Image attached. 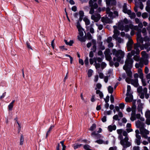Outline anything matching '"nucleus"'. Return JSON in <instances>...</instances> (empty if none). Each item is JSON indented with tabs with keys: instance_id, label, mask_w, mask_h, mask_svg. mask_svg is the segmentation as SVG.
Listing matches in <instances>:
<instances>
[{
	"instance_id": "nucleus-1",
	"label": "nucleus",
	"mask_w": 150,
	"mask_h": 150,
	"mask_svg": "<svg viewBox=\"0 0 150 150\" xmlns=\"http://www.w3.org/2000/svg\"><path fill=\"white\" fill-rule=\"evenodd\" d=\"M89 6L91 7L89 13L92 15L91 16V19L95 22H98L101 18L100 15L98 13L101 11V9L99 8L97 4L95 3H94L92 0H90L89 2Z\"/></svg>"
},
{
	"instance_id": "nucleus-2",
	"label": "nucleus",
	"mask_w": 150,
	"mask_h": 150,
	"mask_svg": "<svg viewBox=\"0 0 150 150\" xmlns=\"http://www.w3.org/2000/svg\"><path fill=\"white\" fill-rule=\"evenodd\" d=\"M112 52L113 54L115 55L117 57V61L120 62L121 59H123L124 57L125 53L121 50L117 51L115 49L112 50Z\"/></svg>"
},
{
	"instance_id": "nucleus-3",
	"label": "nucleus",
	"mask_w": 150,
	"mask_h": 150,
	"mask_svg": "<svg viewBox=\"0 0 150 150\" xmlns=\"http://www.w3.org/2000/svg\"><path fill=\"white\" fill-rule=\"evenodd\" d=\"M137 42L136 44H135L134 47H142V45H143L144 39L143 38H137ZM150 46V43L149 42H146L145 43L144 47H149Z\"/></svg>"
},
{
	"instance_id": "nucleus-4",
	"label": "nucleus",
	"mask_w": 150,
	"mask_h": 150,
	"mask_svg": "<svg viewBox=\"0 0 150 150\" xmlns=\"http://www.w3.org/2000/svg\"><path fill=\"white\" fill-rule=\"evenodd\" d=\"M134 61L133 59H126L125 62V64L123 68L132 69L133 66Z\"/></svg>"
},
{
	"instance_id": "nucleus-5",
	"label": "nucleus",
	"mask_w": 150,
	"mask_h": 150,
	"mask_svg": "<svg viewBox=\"0 0 150 150\" xmlns=\"http://www.w3.org/2000/svg\"><path fill=\"white\" fill-rule=\"evenodd\" d=\"M104 54L106 60L108 61H110L111 60L112 57L111 56V54H112L110 52L109 49H106L104 52Z\"/></svg>"
},
{
	"instance_id": "nucleus-6",
	"label": "nucleus",
	"mask_w": 150,
	"mask_h": 150,
	"mask_svg": "<svg viewBox=\"0 0 150 150\" xmlns=\"http://www.w3.org/2000/svg\"><path fill=\"white\" fill-rule=\"evenodd\" d=\"M77 28L78 29L79 32V35L80 36L82 37L83 35V31H84V30L81 27L79 23H77Z\"/></svg>"
},
{
	"instance_id": "nucleus-7",
	"label": "nucleus",
	"mask_w": 150,
	"mask_h": 150,
	"mask_svg": "<svg viewBox=\"0 0 150 150\" xmlns=\"http://www.w3.org/2000/svg\"><path fill=\"white\" fill-rule=\"evenodd\" d=\"M121 144L123 148L122 150H126V149L127 147H129L131 145L130 142H127L125 143H124L123 141H121Z\"/></svg>"
},
{
	"instance_id": "nucleus-8",
	"label": "nucleus",
	"mask_w": 150,
	"mask_h": 150,
	"mask_svg": "<svg viewBox=\"0 0 150 150\" xmlns=\"http://www.w3.org/2000/svg\"><path fill=\"white\" fill-rule=\"evenodd\" d=\"M107 6L115 5L116 2V0H105Z\"/></svg>"
},
{
	"instance_id": "nucleus-9",
	"label": "nucleus",
	"mask_w": 150,
	"mask_h": 150,
	"mask_svg": "<svg viewBox=\"0 0 150 150\" xmlns=\"http://www.w3.org/2000/svg\"><path fill=\"white\" fill-rule=\"evenodd\" d=\"M106 13L108 14V16L111 19L115 18V16L113 15V13L110 11V9L109 7H107L106 9Z\"/></svg>"
},
{
	"instance_id": "nucleus-10",
	"label": "nucleus",
	"mask_w": 150,
	"mask_h": 150,
	"mask_svg": "<svg viewBox=\"0 0 150 150\" xmlns=\"http://www.w3.org/2000/svg\"><path fill=\"white\" fill-rule=\"evenodd\" d=\"M112 38L111 37H109L106 40V42L108 44V47H113L114 45L113 43L111 42Z\"/></svg>"
},
{
	"instance_id": "nucleus-11",
	"label": "nucleus",
	"mask_w": 150,
	"mask_h": 150,
	"mask_svg": "<svg viewBox=\"0 0 150 150\" xmlns=\"http://www.w3.org/2000/svg\"><path fill=\"white\" fill-rule=\"evenodd\" d=\"M119 139L120 140V143L121 144V141H123L124 143L127 142H129L128 141L129 140V138L128 137H125L124 139H123L122 135V134H119Z\"/></svg>"
},
{
	"instance_id": "nucleus-12",
	"label": "nucleus",
	"mask_w": 150,
	"mask_h": 150,
	"mask_svg": "<svg viewBox=\"0 0 150 150\" xmlns=\"http://www.w3.org/2000/svg\"><path fill=\"white\" fill-rule=\"evenodd\" d=\"M123 69L125 71L127 76L129 77H132V73L131 71V69L123 68Z\"/></svg>"
},
{
	"instance_id": "nucleus-13",
	"label": "nucleus",
	"mask_w": 150,
	"mask_h": 150,
	"mask_svg": "<svg viewBox=\"0 0 150 150\" xmlns=\"http://www.w3.org/2000/svg\"><path fill=\"white\" fill-rule=\"evenodd\" d=\"M131 83L135 87H137L139 86L138 79H136L134 80L132 79L131 80Z\"/></svg>"
},
{
	"instance_id": "nucleus-14",
	"label": "nucleus",
	"mask_w": 150,
	"mask_h": 150,
	"mask_svg": "<svg viewBox=\"0 0 150 150\" xmlns=\"http://www.w3.org/2000/svg\"><path fill=\"white\" fill-rule=\"evenodd\" d=\"M101 21L103 23H110L111 20L107 17H103L101 18Z\"/></svg>"
},
{
	"instance_id": "nucleus-15",
	"label": "nucleus",
	"mask_w": 150,
	"mask_h": 150,
	"mask_svg": "<svg viewBox=\"0 0 150 150\" xmlns=\"http://www.w3.org/2000/svg\"><path fill=\"white\" fill-rule=\"evenodd\" d=\"M127 4L125 3L123 6V11L125 13H130V10H127Z\"/></svg>"
},
{
	"instance_id": "nucleus-16",
	"label": "nucleus",
	"mask_w": 150,
	"mask_h": 150,
	"mask_svg": "<svg viewBox=\"0 0 150 150\" xmlns=\"http://www.w3.org/2000/svg\"><path fill=\"white\" fill-rule=\"evenodd\" d=\"M137 125L140 128V130L141 132V130L142 129H143L144 128L145 125L144 123L143 122L139 121L137 124Z\"/></svg>"
},
{
	"instance_id": "nucleus-17",
	"label": "nucleus",
	"mask_w": 150,
	"mask_h": 150,
	"mask_svg": "<svg viewBox=\"0 0 150 150\" xmlns=\"http://www.w3.org/2000/svg\"><path fill=\"white\" fill-rule=\"evenodd\" d=\"M116 127L115 125L112 126L109 125L108 127V129L110 132H112V130H115L116 129Z\"/></svg>"
},
{
	"instance_id": "nucleus-18",
	"label": "nucleus",
	"mask_w": 150,
	"mask_h": 150,
	"mask_svg": "<svg viewBox=\"0 0 150 150\" xmlns=\"http://www.w3.org/2000/svg\"><path fill=\"white\" fill-rule=\"evenodd\" d=\"M117 41V46H120V44L123 43V40L121 38H118L117 39H116Z\"/></svg>"
},
{
	"instance_id": "nucleus-19",
	"label": "nucleus",
	"mask_w": 150,
	"mask_h": 150,
	"mask_svg": "<svg viewBox=\"0 0 150 150\" xmlns=\"http://www.w3.org/2000/svg\"><path fill=\"white\" fill-rule=\"evenodd\" d=\"M15 102V100H13L8 105V110L9 111H11L12 110L13 106V104Z\"/></svg>"
},
{
	"instance_id": "nucleus-20",
	"label": "nucleus",
	"mask_w": 150,
	"mask_h": 150,
	"mask_svg": "<svg viewBox=\"0 0 150 150\" xmlns=\"http://www.w3.org/2000/svg\"><path fill=\"white\" fill-rule=\"evenodd\" d=\"M134 42L132 40L129 39L127 43V47H132Z\"/></svg>"
},
{
	"instance_id": "nucleus-21",
	"label": "nucleus",
	"mask_w": 150,
	"mask_h": 150,
	"mask_svg": "<svg viewBox=\"0 0 150 150\" xmlns=\"http://www.w3.org/2000/svg\"><path fill=\"white\" fill-rule=\"evenodd\" d=\"M64 42L67 45L69 46H72V44L74 43V41L73 40H70L69 42H68L67 40H64Z\"/></svg>"
},
{
	"instance_id": "nucleus-22",
	"label": "nucleus",
	"mask_w": 150,
	"mask_h": 150,
	"mask_svg": "<svg viewBox=\"0 0 150 150\" xmlns=\"http://www.w3.org/2000/svg\"><path fill=\"white\" fill-rule=\"evenodd\" d=\"M96 94H99L100 97V99L103 98V93L101 92L100 90H97L96 91Z\"/></svg>"
},
{
	"instance_id": "nucleus-23",
	"label": "nucleus",
	"mask_w": 150,
	"mask_h": 150,
	"mask_svg": "<svg viewBox=\"0 0 150 150\" xmlns=\"http://www.w3.org/2000/svg\"><path fill=\"white\" fill-rule=\"evenodd\" d=\"M130 13H127L129 15V16L131 19H134L136 17V14L134 13H132L131 11L130 10Z\"/></svg>"
},
{
	"instance_id": "nucleus-24",
	"label": "nucleus",
	"mask_w": 150,
	"mask_h": 150,
	"mask_svg": "<svg viewBox=\"0 0 150 150\" xmlns=\"http://www.w3.org/2000/svg\"><path fill=\"white\" fill-rule=\"evenodd\" d=\"M142 105V104H139L137 106V109L139 112H142V109L143 108Z\"/></svg>"
},
{
	"instance_id": "nucleus-25",
	"label": "nucleus",
	"mask_w": 150,
	"mask_h": 150,
	"mask_svg": "<svg viewBox=\"0 0 150 150\" xmlns=\"http://www.w3.org/2000/svg\"><path fill=\"white\" fill-rule=\"evenodd\" d=\"M83 21L85 22V25H89L90 24L89 20L86 18H84L83 19Z\"/></svg>"
},
{
	"instance_id": "nucleus-26",
	"label": "nucleus",
	"mask_w": 150,
	"mask_h": 150,
	"mask_svg": "<svg viewBox=\"0 0 150 150\" xmlns=\"http://www.w3.org/2000/svg\"><path fill=\"white\" fill-rule=\"evenodd\" d=\"M145 116L147 119H150V110L146 111L145 113Z\"/></svg>"
},
{
	"instance_id": "nucleus-27",
	"label": "nucleus",
	"mask_w": 150,
	"mask_h": 150,
	"mask_svg": "<svg viewBox=\"0 0 150 150\" xmlns=\"http://www.w3.org/2000/svg\"><path fill=\"white\" fill-rule=\"evenodd\" d=\"M79 14L80 15L79 19L82 20L84 16L83 12L82 11H79Z\"/></svg>"
},
{
	"instance_id": "nucleus-28",
	"label": "nucleus",
	"mask_w": 150,
	"mask_h": 150,
	"mask_svg": "<svg viewBox=\"0 0 150 150\" xmlns=\"http://www.w3.org/2000/svg\"><path fill=\"white\" fill-rule=\"evenodd\" d=\"M78 40L81 42H84L86 41V38L85 37L78 36Z\"/></svg>"
},
{
	"instance_id": "nucleus-29",
	"label": "nucleus",
	"mask_w": 150,
	"mask_h": 150,
	"mask_svg": "<svg viewBox=\"0 0 150 150\" xmlns=\"http://www.w3.org/2000/svg\"><path fill=\"white\" fill-rule=\"evenodd\" d=\"M96 125L95 124H93L90 127L89 130L91 131L94 130L96 128Z\"/></svg>"
},
{
	"instance_id": "nucleus-30",
	"label": "nucleus",
	"mask_w": 150,
	"mask_h": 150,
	"mask_svg": "<svg viewBox=\"0 0 150 150\" xmlns=\"http://www.w3.org/2000/svg\"><path fill=\"white\" fill-rule=\"evenodd\" d=\"M108 92L109 93L112 94L113 92V88L111 86H109L108 88Z\"/></svg>"
},
{
	"instance_id": "nucleus-31",
	"label": "nucleus",
	"mask_w": 150,
	"mask_h": 150,
	"mask_svg": "<svg viewBox=\"0 0 150 150\" xmlns=\"http://www.w3.org/2000/svg\"><path fill=\"white\" fill-rule=\"evenodd\" d=\"M116 26H113L114 30L113 33L115 34H117L118 35H120V32L116 29Z\"/></svg>"
},
{
	"instance_id": "nucleus-32",
	"label": "nucleus",
	"mask_w": 150,
	"mask_h": 150,
	"mask_svg": "<svg viewBox=\"0 0 150 150\" xmlns=\"http://www.w3.org/2000/svg\"><path fill=\"white\" fill-rule=\"evenodd\" d=\"M91 146L88 144H85L83 146V148L85 150H93L90 149Z\"/></svg>"
},
{
	"instance_id": "nucleus-33",
	"label": "nucleus",
	"mask_w": 150,
	"mask_h": 150,
	"mask_svg": "<svg viewBox=\"0 0 150 150\" xmlns=\"http://www.w3.org/2000/svg\"><path fill=\"white\" fill-rule=\"evenodd\" d=\"M24 140V138L23 135L22 134L21 135V138L20 139V145H22L23 144V142Z\"/></svg>"
},
{
	"instance_id": "nucleus-34",
	"label": "nucleus",
	"mask_w": 150,
	"mask_h": 150,
	"mask_svg": "<svg viewBox=\"0 0 150 150\" xmlns=\"http://www.w3.org/2000/svg\"><path fill=\"white\" fill-rule=\"evenodd\" d=\"M93 72V71L91 69H90L88 70V77H91L92 75Z\"/></svg>"
},
{
	"instance_id": "nucleus-35",
	"label": "nucleus",
	"mask_w": 150,
	"mask_h": 150,
	"mask_svg": "<svg viewBox=\"0 0 150 150\" xmlns=\"http://www.w3.org/2000/svg\"><path fill=\"white\" fill-rule=\"evenodd\" d=\"M141 62H142L143 63L146 65H147L149 63V60L148 59H141Z\"/></svg>"
},
{
	"instance_id": "nucleus-36",
	"label": "nucleus",
	"mask_w": 150,
	"mask_h": 150,
	"mask_svg": "<svg viewBox=\"0 0 150 150\" xmlns=\"http://www.w3.org/2000/svg\"><path fill=\"white\" fill-rule=\"evenodd\" d=\"M86 38L89 40L91 39L92 38V37L89 33H87L86 35Z\"/></svg>"
},
{
	"instance_id": "nucleus-37",
	"label": "nucleus",
	"mask_w": 150,
	"mask_h": 150,
	"mask_svg": "<svg viewBox=\"0 0 150 150\" xmlns=\"http://www.w3.org/2000/svg\"><path fill=\"white\" fill-rule=\"evenodd\" d=\"M96 25L98 26V29L100 30H101L103 28V25L101 24H98L96 23Z\"/></svg>"
},
{
	"instance_id": "nucleus-38",
	"label": "nucleus",
	"mask_w": 150,
	"mask_h": 150,
	"mask_svg": "<svg viewBox=\"0 0 150 150\" xmlns=\"http://www.w3.org/2000/svg\"><path fill=\"white\" fill-rule=\"evenodd\" d=\"M142 16L143 18H145L148 17V14L146 12L142 14Z\"/></svg>"
},
{
	"instance_id": "nucleus-39",
	"label": "nucleus",
	"mask_w": 150,
	"mask_h": 150,
	"mask_svg": "<svg viewBox=\"0 0 150 150\" xmlns=\"http://www.w3.org/2000/svg\"><path fill=\"white\" fill-rule=\"evenodd\" d=\"M95 142L97 143L98 144H101L103 143H104V141H103L102 139H98L96 140Z\"/></svg>"
},
{
	"instance_id": "nucleus-40",
	"label": "nucleus",
	"mask_w": 150,
	"mask_h": 150,
	"mask_svg": "<svg viewBox=\"0 0 150 150\" xmlns=\"http://www.w3.org/2000/svg\"><path fill=\"white\" fill-rule=\"evenodd\" d=\"M133 55L131 54V53L129 52L128 53L127 55V57L126 59H133L132 58V56Z\"/></svg>"
},
{
	"instance_id": "nucleus-41",
	"label": "nucleus",
	"mask_w": 150,
	"mask_h": 150,
	"mask_svg": "<svg viewBox=\"0 0 150 150\" xmlns=\"http://www.w3.org/2000/svg\"><path fill=\"white\" fill-rule=\"evenodd\" d=\"M133 59L135 61H138L139 60V57L137 55H134Z\"/></svg>"
},
{
	"instance_id": "nucleus-42",
	"label": "nucleus",
	"mask_w": 150,
	"mask_h": 150,
	"mask_svg": "<svg viewBox=\"0 0 150 150\" xmlns=\"http://www.w3.org/2000/svg\"><path fill=\"white\" fill-rule=\"evenodd\" d=\"M126 95L129 96V98H130V100H131L130 101L132 102L133 100V95L130 93H128L127 94H126Z\"/></svg>"
},
{
	"instance_id": "nucleus-43",
	"label": "nucleus",
	"mask_w": 150,
	"mask_h": 150,
	"mask_svg": "<svg viewBox=\"0 0 150 150\" xmlns=\"http://www.w3.org/2000/svg\"><path fill=\"white\" fill-rule=\"evenodd\" d=\"M130 119L131 121H134V120L136 119V115H131V117L130 118Z\"/></svg>"
},
{
	"instance_id": "nucleus-44",
	"label": "nucleus",
	"mask_w": 150,
	"mask_h": 150,
	"mask_svg": "<svg viewBox=\"0 0 150 150\" xmlns=\"http://www.w3.org/2000/svg\"><path fill=\"white\" fill-rule=\"evenodd\" d=\"M94 65L95 66V67L96 69L98 68H100V63H95L94 64Z\"/></svg>"
},
{
	"instance_id": "nucleus-45",
	"label": "nucleus",
	"mask_w": 150,
	"mask_h": 150,
	"mask_svg": "<svg viewBox=\"0 0 150 150\" xmlns=\"http://www.w3.org/2000/svg\"><path fill=\"white\" fill-rule=\"evenodd\" d=\"M134 49L135 50L136 54L138 55L139 54L140 50L139 48V47H134Z\"/></svg>"
},
{
	"instance_id": "nucleus-46",
	"label": "nucleus",
	"mask_w": 150,
	"mask_h": 150,
	"mask_svg": "<svg viewBox=\"0 0 150 150\" xmlns=\"http://www.w3.org/2000/svg\"><path fill=\"white\" fill-rule=\"evenodd\" d=\"M94 137L95 139H100L101 137V136L100 134L97 133L96 136H94Z\"/></svg>"
},
{
	"instance_id": "nucleus-47",
	"label": "nucleus",
	"mask_w": 150,
	"mask_h": 150,
	"mask_svg": "<svg viewBox=\"0 0 150 150\" xmlns=\"http://www.w3.org/2000/svg\"><path fill=\"white\" fill-rule=\"evenodd\" d=\"M88 57H86L84 60V63L86 66L88 65Z\"/></svg>"
},
{
	"instance_id": "nucleus-48",
	"label": "nucleus",
	"mask_w": 150,
	"mask_h": 150,
	"mask_svg": "<svg viewBox=\"0 0 150 150\" xmlns=\"http://www.w3.org/2000/svg\"><path fill=\"white\" fill-rule=\"evenodd\" d=\"M82 145L81 144H78V145H74L73 147L74 149H76L80 147L81 146H82Z\"/></svg>"
},
{
	"instance_id": "nucleus-49",
	"label": "nucleus",
	"mask_w": 150,
	"mask_h": 150,
	"mask_svg": "<svg viewBox=\"0 0 150 150\" xmlns=\"http://www.w3.org/2000/svg\"><path fill=\"white\" fill-rule=\"evenodd\" d=\"M100 66L101 68L103 69L106 67V64L105 62H103L101 63Z\"/></svg>"
},
{
	"instance_id": "nucleus-50",
	"label": "nucleus",
	"mask_w": 150,
	"mask_h": 150,
	"mask_svg": "<svg viewBox=\"0 0 150 150\" xmlns=\"http://www.w3.org/2000/svg\"><path fill=\"white\" fill-rule=\"evenodd\" d=\"M113 119L114 120H120V119H119L118 116L117 115H114L113 117Z\"/></svg>"
},
{
	"instance_id": "nucleus-51",
	"label": "nucleus",
	"mask_w": 150,
	"mask_h": 150,
	"mask_svg": "<svg viewBox=\"0 0 150 150\" xmlns=\"http://www.w3.org/2000/svg\"><path fill=\"white\" fill-rule=\"evenodd\" d=\"M91 44L93 45V47H96V41L94 40H92L91 41Z\"/></svg>"
},
{
	"instance_id": "nucleus-52",
	"label": "nucleus",
	"mask_w": 150,
	"mask_h": 150,
	"mask_svg": "<svg viewBox=\"0 0 150 150\" xmlns=\"http://www.w3.org/2000/svg\"><path fill=\"white\" fill-rule=\"evenodd\" d=\"M137 91L139 93H142V86H139L137 89Z\"/></svg>"
},
{
	"instance_id": "nucleus-53",
	"label": "nucleus",
	"mask_w": 150,
	"mask_h": 150,
	"mask_svg": "<svg viewBox=\"0 0 150 150\" xmlns=\"http://www.w3.org/2000/svg\"><path fill=\"white\" fill-rule=\"evenodd\" d=\"M131 86L130 85H128L127 86V93L126 94H128L130 93L131 90Z\"/></svg>"
},
{
	"instance_id": "nucleus-54",
	"label": "nucleus",
	"mask_w": 150,
	"mask_h": 150,
	"mask_svg": "<svg viewBox=\"0 0 150 150\" xmlns=\"http://www.w3.org/2000/svg\"><path fill=\"white\" fill-rule=\"evenodd\" d=\"M141 140L135 139V142L137 145H139L141 144Z\"/></svg>"
},
{
	"instance_id": "nucleus-55",
	"label": "nucleus",
	"mask_w": 150,
	"mask_h": 150,
	"mask_svg": "<svg viewBox=\"0 0 150 150\" xmlns=\"http://www.w3.org/2000/svg\"><path fill=\"white\" fill-rule=\"evenodd\" d=\"M119 107L121 109H123L125 107V104L124 103H122L119 104Z\"/></svg>"
},
{
	"instance_id": "nucleus-56",
	"label": "nucleus",
	"mask_w": 150,
	"mask_h": 150,
	"mask_svg": "<svg viewBox=\"0 0 150 150\" xmlns=\"http://www.w3.org/2000/svg\"><path fill=\"white\" fill-rule=\"evenodd\" d=\"M142 32L144 35H146V30L145 28H142Z\"/></svg>"
},
{
	"instance_id": "nucleus-57",
	"label": "nucleus",
	"mask_w": 150,
	"mask_h": 150,
	"mask_svg": "<svg viewBox=\"0 0 150 150\" xmlns=\"http://www.w3.org/2000/svg\"><path fill=\"white\" fill-rule=\"evenodd\" d=\"M112 112V111L111 110H109L108 111H105L104 112V114L105 115H110Z\"/></svg>"
},
{
	"instance_id": "nucleus-58",
	"label": "nucleus",
	"mask_w": 150,
	"mask_h": 150,
	"mask_svg": "<svg viewBox=\"0 0 150 150\" xmlns=\"http://www.w3.org/2000/svg\"><path fill=\"white\" fill-rule=\"evenodd\" d=\"M149 58V56L148 54L147 55H146L140 59H148Z\"/></svg>"
},
{
	"instance_id": "nucleus-59",
	"label": "nucleus",
	"mask_w": 150,
	"mask_h": 150,
	"mask_svg": "<svg viewBox=\"0 0 150 150\" xmlns=\"http://www.w3.org/2000/svg\"><path fill=\"white\" fill-rule=\"evenodd\" d=\"M97 43L98 44L99 47H104V46H102L103 42L101 41H97Z\"/></svg>"
},
{
	"instance_id": "nucleus-60",
	"label": "nucleus",
	"mask_w": 150,
	"mask_h": 150,
	"mask_svg": "<svg viewBox=\"0 0 150 150\" xmlns=\"http://www.w3.org/2000/svg\"><path fill=\"white\" fill-rule=\"evenodd\" d=\"M110 100L112 103H114V99L113 96H112V94L110 95Z\"/></svg>"
},
{
	"instance_id": "nucleus-61",
	"label": "nucleus",
	"mask_w": 150,
	"mask_h": 150,
	"mask_svg": "<svg viewBox=\"0 0 150 150\" xmlns=\"http://www.w3.org/2000/svg\"><path fill=\"white\" fill-rule=\"evenodd\" d=\"M132 79L129 78H127L126 79V81L128 83H129L130 82H131V80Z\"/></svg>"
},
{
	"instance_id": "nucleus-62",
	"label": "nucleus",
	"mask_w": 150,
	"mask_h": 150,
	"mask_svg": "<svg viewBox=\"0 0 150 150\" xmlns=\"http://www.w3.org/2000/svg\"><path fill=\"white\" fill-rule=\"evenodd\" d=\"M133 150H140V147L139 146H135L133 147Z\"/></svg>"
},
{
	"instance_id": "nucleus-63",
	"label": "nucleus",
	"mask_w": 150,
	"mask_h": 150,
	"mask_svg": "<svg viewBox=\"0 0 150 150\" xmlns=\"http://www.w3.org/2000/svg\"><path fill=\"white\" fill-rule=\"evenodd\" d=\"M146 10L149 13H150V7L148 6H146Z\"/></svg>"
},
{
	"instance_id": "nucleus-64",
	"label": "nucleus",
	"mask_w": 150,
	"mask_h": 150,
	"mask_svg": "<svg viewBox=\"0 0 150 150\" xmlns=\"http://www.w3.org/2000/svg\"><path fill=\"white\" fill-rule=\"evenodd\" d=\"M109 150H117V148L116 146L110 147Z\"/></svg>"
}]
</instances>
